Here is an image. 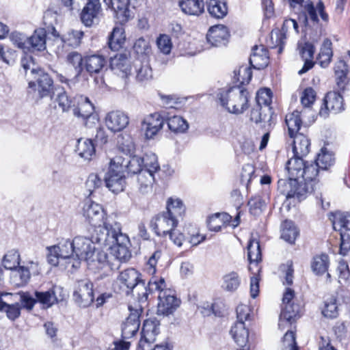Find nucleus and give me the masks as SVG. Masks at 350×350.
<instances>
[{
	"label": "nucleus",
	"mask_w": 350,
	"mask_h": 350,
	"mask_svg": "<svg viewBox=\"0 0 350 350\" xmlns=\"http://www.w3.org/2000/svg\"><path fill=\"white\" fill-rule=\"evenodd\" d=\"M217 98L221 106L232 114H242L249 107L248 92L238 86L220 90Z\"/></svg>",
	"instance_id": "obj_2"
},
{
	"label": "nucleus",
	"mask_w": 350,
	"mask_h": 350,
	"mask_svg": "<svg viewBox=\"0 0 350 350\" xmlns=\"http://www.w3.org/2000/svg\"><path fill=\"white\" fill-rule=\"evenodd\" d=\"M83 210V216L86 218L87 221L95 227V234L98 228L104 227L105 224H109L104 223V225L101 226L104 219V211L100 204L90 200L85 202Z\"/></svg>",
	"instance_id": "obj_14"
},
{
	"label": "nucleus",
	"mask_w": 350,
	"mask_h": 350,
	"mask_svg": "<svg viewBox=\"0 0 350 350\" xmlns=\"http://www.w3.org/2000/svg\"><path fill=\"white\" fill-rule=\"evenodd\" d=\"M299 50L301 58L304 61L302 68L298 72V74L301 75L311 69L314 66L312 59L314 53V47L312 44L305 42L303 44H299Z\"/></svg>",
	"instance_id": "obj_31"
},
{
	"label": "nucleus",
	"mask_w": 350,
	"mask_h": 350,
	"mask_svg": "<svg viewBox=\"0 0 350 350\" xmlns=\"http://www.w3.org/2000/svg\"><path fill=\"white\" fill-rule=\"evenodd\" d=\"M16 298L18 296L16 295L0 292V311H4L12 321L19 317L22 308Z\"/></svg>",
	"instance_id": "obj_13"
},
{
	"label": "nucleus",
	"mask_w": 350,
	"mask_h": 350,
	"mask_svg": "<svg viewBox=\"0 0 350 350\" xmlns=\"http://www.w3.org/2000/svg\"><path fill=\"white\" fill-rule=\"evenodd\" d=\"M159 332V323L156 320L147 319L144 321L142 338L137 350H150V346L155 341Z\"/></svg>",
	"instance_id": "obj_11"
},
{
	"label": "nucleus",
	"mask_w": 350,
	"mask_h": 350,
	"mask_svg": "<svg viewBox=\"0 0 350 350\" xmlns=\"http://www.w3.org/2000/svg\"><path fill=\"white\" fill-rule=\"evenodd\" d=\"M38 75L32 79L36 80L37 85L33 81L29 82V88H35L40 98L51 96L53 94V81L50 76L44 70L38 71Z\"/></svg>",
	"instance_id": "obj_15"
},
{
	"label": "nucleus",
	"mask_w": 350,
	"mask_h": 350,
	"mask_svg": "<svg viewBox=\"0 0 350 350\" xmlns=\"http://www.w3.org/2000/svg\"><path fill=\"white\" fill-rule=\"evenodd\" d=\"M125 40L124 31L122 27H115L109 38L108 45L112 51H118Z\"/></svg>",
	"instance_id": "obj_45"
},
{
	"label": "nucleus",
	"mask_w": 350,
	"mask_h": 350,
	"mask_svg": "<svg viewBox=\"0 0 350 350\" xmlns=\"http://www.w3.org/2000/svg\"><path fill=\"white\" fill-rule=\"evenodd\" d=\"M101 7L99 0H89L80 14L81 22L87 27L97 24L99 21Z\"/></svg>",
	"instance_id": "obj_20"
},
{
	"label": "nucleus",
	"mask_w": 350,
	"mask_h": 350,
	"mask_svg": "<svg viewBox=\"0 0 350 350\" xmlns=\"http://www.w3.org/2000/svg\"><path fill=\"white\" fill-rule=\"evenodd\" d=\"M78 105L73 108V115L81 118L86 127L91 128L98 122V115L94 113V105L88 97L80 96L78 98Z\"/></svg>",
	"instance_id": "obj_8"
},
{
	"label": "nucleus",
	"mask_w": 350,
	"mask_h": 350,
	"mask_svg": "<svg viewBox=\"0 0 350 350\" xmlns=\"http://www.w3.org/2000/svg\"><path fill=\"white\" fill-rule=\"evenodd\" d=\"M230 333L234 342L240 347H244L249 338V332L244 322L237 321L232 326Z\"/></svg>",
	"instance_id": "obj_35"
},
{
	"label": "nucleus",
	"mask_w": 350,
	"mask_h": 350,
	"mask_svg": "<svg viewBox=\"0 0 350 350\" xmlns=\"http://www.w3.org/2000/svg\"><path fill=\"white\" fill-rule=\"evenodd\" d=\"M319 169L321 168L319 167V165H317L316 161L314 163L306 162L303 171L304 172V176H301V178L306 183L315 180L318 176Z\"/></svg>",
	"instance_id": "obj_57"
},
{
	"label": "nucleus",
	"mask_w": 350,
	"mask_h": 350,
	"mask_svg": "<svg viewBox=\"0 0 350 350\" xmlns=\"http://www.w3.org/2000/svg\"><path fill=\"white\" fill-rule=\"evenodd\" d=\"M316 161L321 170H327L335 163L334 154L327 148L323 147L318 154Z\"/></svg>",
	"instance_id": "obj_42"
},
{
	"label": "nucleus",
	"mask_w": 350,
	"mask_h": 350,
	"mask_svg": "<svg viewBox=\"0 0 350 350\" xmlns=\"http://www.w3.org/2000/svg\"><path fill=\"white\" fill-rule=\"evenodd\" d=\"M241 284V278L238 273L234 271L230 272L223 277L221 287L228 292H234Z\"/></svg>",
	"instance_id": "obj_48"
},
{
	"label": "nucleus",
	"mask_w": 350,
	"mask_h": 350,
	"mask_svg": "<svg viewBox=\"0 0 350 350\" xmlns=\"http://www.w3.org/2000/svg\"><path fill=\"white\" fill-rule=\"evenodd\" d=\"M106 64L107 59L102 55L93 54L84 57L85 68L90 75L100 73Z\"/></svg>",
	"instance_id": "obj_29"
},
{
	"label": "nucleus",
	"mask_w": 350,
	"mask_h": 350,
	"mask_svg": "<svg viewBox=\"0 0 350 350\" xmlns=\"http://www.w3.org/2000/svg\"><path fill=\"white\" fill-rule=\"evenodd\" d=\"M18 296L16 301L21 302V306L27 310H31L33 308L35 304L37 302L36 297L34 298L28 292H22L18 294H15Z\"/></svg>",
	"instance_id": "obj_61"
},
{
	"label": "nucleus",
	"mask_w": 350,
	"mask_h": 350,
	"mask_svg": "<svg viewBox=\"0 0 350 350\" xmlns=\"http://www.w3.org/2000/svg\"><path fill=\"white\" fill-rule=\"evenodd\" d=\"M116 165V161L111 160L109 170L105 176V183L107 188L113 193L124 191L126 186L125 176L122 172V165Z\"/></svg>",
	"instance_id": "obj_9"
},
{
	"label": "nucleus",
	"mask_w": 350,
	"mask_h": 350,
	"mask_svg": "<svg viewBox=\"0 0 350 350\" xmlns=\"http://www.w3.org/2000/svg\"><path fill=\"white\" fill-rule=\"evenodd\" d=\"M20 255L16 250H10L4 256L3 265L7 269H16L19 265Z\"/></svg>",
	"instance_id": "obj_56"
},
{
	"label": "nucleus",
	"mask_w": 350,
	"mask_h": 350,
	"mask_svg": "<svg viewBox=\"0 0 350 350\" xmlns=\"http://www.w3.org/2000/svg\"><path fill=\"white\" fill-rule=\"evenodd\" d=\"M105 123L109 130L113 133L124 129L129 124V117L124 111L113 110L107 113Z\"/></svg>",
	"instance_id": "obj_18"
},
{
	"label": "nucleus",
	"mask_w": 350,
	"mask_h": 350,
	"mask_svg": "<svg viewBox=\"0 0 350 350\" xmlns=\"http://www.w3.org/2000/svg\"><path fill=\"white\" fill-rule=\"evenodd\" d=\"M304 15L303 16V23L305 25H308V21H310L313 24H316L319 21L317 10L319 11L321 18L324 21H328V15L324 11V5L323 2L319 1L317 8L314 6L313 3L308 0L305 2L304 5Z\"/></svg>",
	"instance_id": "obj_22"
},
{
	"label": "nucleus",
	"mask_w": 350,
	"mask_h": 350,
	"mask_svg": "<svg viewBox=\"0 0 350 350\" xmlns=\"http://www.w3.org/2000/svg\"><path fill=\"white\" fill-rule=\"evenodd\" d=\"M247 258L250 263L258 262L261 260L260 243L257 239H251L247 245Z\"/></svg>",
	"instance_id": "obj_51"
},
{
	"label": "nucleus",
	"mask_w": 350,
	"mask_h": 350,
	"mask_svg": "<svg viewBox=\"0 0 350 350\" xmlns=\"http://www.w3.org/2000/svg\"><path fill=\"white\" fill-rule=\"evenodd\" d=\"M333 228L335 230L340 232L346 230L350 231V213H336L332 215Z\"/></svg>",
	"instance_id": "obj_46"
},
{
	"label": "nucleus",
	"mask_w": 350,
	"mask_h": 350,
	"mask_svg": "<svg viewBox=\"0 0 350 350\" xmlns=\"http://www.w3.org/2000/svg\"><path fill=\"white\" fill-rule=\"evenodd\" d=\"M94 235L95 232L93 234L92 239L82 236H77L74 238L72 244H74L75 258H72L71 269H78L80 267L81 261L87 258L95 248L94 242H97L94 239Z\"/></svg>",
	"instance_id": "obj_7"
},
{
	"label": "nucleus",
	"mask_w": 350,
	"mask_h": 350,
	"mask_svg": "<svg viewBox=\"0 0 350 350\" xmlns=\"http://www.w3.org/2000/svg\"><path fill=\"white\" fill-rule=\"evenodd\" d=\"M272 92L270 89L262 88L258 91L256 94V105L262 107H270L271 103Z\"/></svg>",
	"instance_id": "obj_62"
},
{
	"label": "nucleus",
	"mask_w": 350,
	"mask_h": 350,
	"mask_svg": "<svg viewBox=\"0 0 350 350\" xmlns=\"http://www.w3.org/2000/svg\"><path fill=\"white\" fill-rule=\"evenodd\" d=\"M164 122L167 121L168 128L174 133H185L189 128V124L183 118L179 116L172 117L166 116L165 113Z\"/></svg>",
	"instance_id": "obj_40"
},
{
	"label": "nucleus",
	"mask_w": 350,
	"mask_h": 350,
	"mask_svg": "<svg viewBox=\"0 0 350 350\" xmlns=\"http://www.w3.org/2000/svg\"><path fill=\"white\" fill-rule=\"evenodd\" d=\"M124 166L126 167L128 173L137 175L141 171L145 170L143 165V159L138 156H133L126 161Z\"/></svg>",
	"instance_id": "obj_59"
},
{
	"label": "nucleus",
	"mask_w": 350,
	"mask_h": 350,
	"mask_svg": "<svg viewBox=\"0 0 350 350\" xmlns=\"http://www.w3.org/2000/svg\"><path fill=\"white\" fill-rule=\"evenodd\" d=\"M110 66L115 74L126 77L131 72L130 61L125 54H118L111 58Z\"/></svg>",
	"instance_id": "obj_26"
},
{
	"label": "nucleus",
	"mask_w": 350,
	"mask_h": 350,
	"mask_svg": "<svg viewBox=\"0 0 350 350\" xmlns=\"http://www.w3.org/2000/svg\"><path fill=\"white\" fill-rule=\"evenodd\" d=\"M141 274L135 269H127L119 274L117 283L120 290L127 295L133 294L139 301H146L148 291L145 282L140 279Z\"/></svg>",
	"instance_id": "obj_3"
},
{
	"label": "nucleus",
	"mask_w": 350,
	"mask_h": 350,
	"mask_svg": "<svg viewBox=\"0 0 350 350\" xmlns=\"http://www.w3.org/2000/svg\"><path fill=\"white\" fill-rule=\"evenodd\" d=\"M288 184L290 189L286 191V198H297L298 201H301L306 198L308 193H311L313 190L311 184L309 185L303 180H288Z\"/></svg>",
	"instance_id": "obj_23"
},
{
	"label": "nucleus",
	"mask_w": 350,
	"mask_h": 350,
	"mask_svg": "<svg viewBox=\"0 0 350 350\" xmlns=\"http://www.w3.org/2000/svg\"><path fill=\"white\" fill-rule=\"evenodd\" d=\"M207 10L209 14L217 18H224L228 12V8L225 2L220 0H208Z\"/></svg>",
	"instance_id": "obj_43"
},
{
	"label": "nucleus",
	"mask_w": 350,
	"mask_h": 350,
	"mask_svg": "<svg viewBox=\"0 0 350 350\" xmlns=\"http://www.w3.org/2000/svg\"><path fill=\"white\" fill-rule=\"evenodd\" d=\"M306 162L304 161L303 157L293 155L286 163V169L288 174L289 180H299L304 176V167Z\"/></svg>",
	"instance_id": "obj_30"
},
{
	"label": "nucleus",
	"mask_w": 350,
	"mask_h": 350,
	"mask_svg": "<svg viewBox=\"0 0 350 350\" xmlns=\"http://www.w3.org/2000/svg\"><path fill=\"white\" fill-rule=\"evenodd\" d=\"M182 11L189 15L198 16L204 12V0H180Z\"/></svg>",
	"instance_id": "obj_38"
},
{
	"label": "nucleus",
	"mask_w": 350,
	"mask_h": 350,
	"mask_svg": "<svg viewBox=\"0 0 350 350\" xmlns=\"http://www.w3.org/2000/svg\"><path fill=\"white\" fill-rule=\"evenodd\" d=\"M325 107H321L319 116L326 118L329 112L338 113L344 110V101L342 96L336 92H328L324 98Z\"/></svg>",
	"instance_id": "obj_17"
},
{
	"label": "nucleus",
	"mask_w": 350,
	"mask_h": 350,
	"mask_svg": "<svg viewBox=\"0 0 350 350\" xmlns=\"http://www.w3.org/2000/svg\"><path fill=\"white\" fill-rule=\"evenodd\" d=\"M129 310L131 313L122 327V336L125 339L131 338L138 331L140 325L139 316L142 312L141 307L133 310L132 307L129 306Z\"/></svg>",
	"instance_id": "obj_21"
},
{
	"label": "nucleus",
	"mask_w": 350,
	"mask_h": 350,
	"mask_svg": "<svg viewBox=\"0 0 350 350\" xmlns=\"http://www.w3.org/2000/svg\"><path fill=\"white\" fill-rule=\"evenodd\" d=\"M35 296L37 301L42 304L44 306L49 308L57 301V298L55 295L53 289L45 292H35Z\"/></svg>",
	"instance_id": "obj_52"
},
{
	"label": "nucleus",
	"mask_w": 350,
	"mask_h": 350,
	"mask_svg": "<svg viewBox=\"0 0 350 350\" xmlns=\"http://www.w3.org/2000/svg\"><path fill=\"white\" fill-rule=\"evenodd\" d=\"M21 66L24 70L25 76L29 79L33 78L35 75H38V71L43 70L36 67L31 57H24L21 61Z\"/></svg>",
	"instance_id": "obj_53"
},
{
	"label": "nucleus",
	"mask_w": 350,
	"mask_h": 350,
	"mask_svg": "<svg viewBox=\"0 0 350 350\" xmlns=\"http://www.w3.org/2000/svg\"><path fill=\"white\" fill-rule=\"evenodd\" d=\"M178 222L176 219H174L163 212L155 217L154 221L152 223V226L158 236L163 237L169 236L170 240L175 245L180 247L184 241V235L176 230Z\"/></svg>",
	"instance_id": "obj_5"
},
{
	"label": "nucleus",
	"mask_w": 350,
	"mask_h": 350,
	"mask_svg": "<svg viewBox=\"0 0 350 350\" xmlns=\"http://www.w3.org/2000/svg\"><path fill=\"white\" fill-rule=\"evenodd\" d=\"M338 271V282L341 284H350V271L349 266L345 261H340L337 269Z\"/></svg>",
	"instance_id": "obj_64"
},
{
	"label": "nucleus",
	"mask_w": 350,
	"mask_h": 350,
	"mask_svg": "<svg viewBox=\"0 0 350 350\" xmlns=\"http://www.w3.org/2000/svg\"><path fill=\"white\" fill-rule=\"evenodd\" d=\"M281 238L289 243H293L299 235V231L291 221H285L282 224Z\"/></svg>",
	"instance_id": "obj_47"
},
{
	"label": "nucleus",
	"mask_w": 350,
	"mask_h": 350,
	"mask_svg": "<svg viewBox=\"0 0 350 350\" xmlns=\"http://www.w3.org/2000/svg\"><path fill=\"white\" fill-rule=\"evenodd\" d=\"M185 211V206L180 199L171 198L167 202V211L164 213L178 221V218L183 215Z\"/></svg>",
	"instance_id": "obj_41"
},
{
	"label": "nucleus",
	"mask_w": 350,
	"mask_h": 350,
	"mask_svg": "<svg viewBox=\"0 0 350 350\" xmlns=\"http://www.w3.org/2000/svg\"><path fill=\"white\" fill-rule=\"evenodd\" d=\"M46 32L44 29H38L27 38V48L31 47L33 51H41L46 49Z\"/></svg>",
	"instance_id": "obj_37"
},
{
	"label": "nucleus",
	"mask_w": 350,
	"mask_h": 350,
	"mask_svg": "<svg viewBox=\"0 0 350 350\" xmlns=\"http://www.w3.org/2000/svg\"><path fill=\"white\" fill-rule=\"evenodd\" d=\"M72 241L62 239L57 245L48 247L47 260L53 266L59 264V259L67 260L66 268L71 270L72 258H75Z\"/></svg>",
	"instance_id": "obj_6"
},
{
	"label": "nucleus",
	"mask_w": 350,
	"mask_h": 350,
	"mask_svg": "<svg viewBox=\"0 0 350 350\" xmlns=\"http://www.w3.org/2000/svg\"><path fill=\"white\" fill-rule=\"evenodd\" d=\"M306 112V109L301 111L295 110L292 113L286 116L285 122L288 127V133L290 137H293L300 129L304 113Z\"/></svg>",
	"instance_id": "obj_33"
},
{
	"label": "nucleus",
	"mask_w": 350,
	"mask_h": 350,
	"mask_svg": "<svg viewBox=\"0 0 350 350\" xmlns=\"http://www.w3.org/2000/svg\"><path fill=\"white\" fill-rule=\"evenodd\" d=\"M293 140V151L296 157H306L310 151V142L306 136L301 133L295 134Z\"/></svg>",
	"instance_id": "obj_36"
},
{
	"label": "nucleus",
	"mask_w": 350,
	"mask_h": 350,
	"mask_svg": "<svg viewBox=\"0 0 350 350\" xmlns=\"http://www.w3.org/2000/svg\"><path fill=\"white\" fill-rule=\"evenodd\" d=\"M67 63L71 65L76 70L77 75H79L83 70V64H84V57L77 52L69 53L66 57Z\"/></svg>",
	"instance_id": "obj_55"
},
{
	"label": "nucleus",
	"mask_w": 350,
	"mask_h": 350,
	"mask_svg": "<svg viewBox=\"0 0 350 350\" xmlns=\"http://www.w3.org/2000/svg\"><path fill=\"white\" fill-rule=\"evenodd\" d=\"M94 239L103 247H108L111 250V258L118 262H126L131 257L129 250L130 240L126 234L122 233L121 225L118 222L105 224L98 228Z\"/></svg>",
	"instance_id": "obj_1"
},
{
	"label": "nucleus",
	"mask_w": 350,
	"mask_h": 350,
	"mask_svg": "<svg viewBox=\"0 0 350 350\" xmlns=\"http://www.w3.org/2000/svg\"><path fill=\"white\" fill-rule=\"evenodd\" d=\"M282 312L280 316L279 327L284 326V323H292V322L299 317L300 307L298 304H287L282 305Z\"/></svg>",
	"instance_id": "obj_34"
},
{
	"label": "nucleus",
	"mask_w": 350,
	"mask_h": 350,
	"mask_svg": "<svg viewBox=\"0 0 350 350\" xmlns=\"http://www.w3.org/2000/svg\"><path fill=\"white\" fill-rule=\"evenodd\" d=\"M116 13L121 23L127 22L132 17L131 7L135 8L142 0H104Z\"/></svg>",
	"instance_id": "obj_12"
},
{
	"label": "nucleus",
	"mask_w": 350,
	"mask_h": 350,
	"mask_svg": "<svg viewBox=\"0 0 350 350\" xmlns=\"http://www.w3.org/2000/svg\"><path fill=\"white\" fill-rule=\"evenodd\" d=\"M83 32L79 30H72L64 36V42L72 47L78 46L81 44Z\"/></svg>",
	"instance_id": "obj_63"
},
{
	"label": "nucleus",
	"mask_w": 350,
	"mask_h": 350,
	"mask_svg": "<svg viewBox=\"0 0 350 350\" xmlns=\"http://www.w3.org/2000/svg\"><path fill=\"white\" fill-rule=\"evenodd\" d=\"M142 159H143L144 170H148L152 174H154L159 170L160 166L158 163L157 157L154 153H146Z\"/></svg>",
	"instance_id": "obj_54"
},
{
	"label": "nucleus",
	"mask_w": 350,
	"mask_h": 350,
	"mask_svg": "<svg viewBox=\"0 0 350 350\" xmlns=\"http://www.w3.org/2000/svg\"><path fill=\"white\" fill-rule=\"evenodd\" d=\"M154 183V174L149 172L148 170L141 171L136 175V187L138 192L142 195L151 193Z\"/></svg>",
	"instance_id": "obj_28"
},
{
	"label": "nucleus",
	"mask_w": 350,
	"mask_h": 350,
	"mask_svg": "<svg viewBox=\"0 0 350 350\" xmlns=\"http://www.w3.org/2000/svg\"><path fill=\"white\" fill-rule=\"evenodd\" d=\"M73 298L81 307H88L94 301L93 284L88 279L77 282L75 286Z\"/></svg>",
	"instance_id": "obj_10"
},
{
	"label": "nucleus",
	"mask_w": 350,
	"mask_h": 350,
	"mask_svg": "<svg viewBox=\"0 0 350 350\" xmlns=\"http://www.w3.org/2000/svg\"><path fill=\"white\" fill-rule=\"evenodd\" d=\"M332 43L329 39H325L321 48L318 61L322 68H327L331 62L333 56Z\"/></svg>",
	"instance_id": "obj_44"
},
{
	"label": "nucleus",
	"mask_w": 350,
	"mask_h": 350,
	"mask_svg": "<svg viewBox=\"0 0 350 350\" xmlns=\"http://www.w3.org/2000/svg\"><path fill=\"white\" fill-rule=\"evenodd\" d=\"M273 112L271 107L254 105L250 113V120L256 124H270Z\"/></svg>",
	"instance_id": "obj_27"
},
{
	"label": "nucleus",
	"mask_w": 350,
	"mask_h": 350,
	"mask_svg": "<svg viewBox=\"0 0 350 350\" xmlns=\"http://www.w3.org/2000/svg\"><path fill=\"white\" fill-rule=\"evenodd\" d=\"M229 37V33L226 27L219 25L211 27L206 35L208 43L213 46L226 45Z\"/></svg>",
	"instance_id": "obj_24"
},
{
	"label": "nucleus",
	"mask_w": 350,
	"mask_h": 350,
	"mask_svg": "<svg viewBox=\"0 0 350 350\" xmlns=\"http://www.w3.org/2000/svg\"><path fill=\"white\" fill-rule=\"evenodd\" d=\"M56 101L63 112H68L70 109L73 111L75 106V98H71L65 91L57 94Z\"/></svg>",
	"instance_id": "obj_58"
},
{
	"label": "nucleus",
	"mask_w": 350,
	"mask_h": 350,
	"mask_svg": "<svg viewBox=\"0 0 350 350\" xmlns=\"http://www.w3.org/2000/svg\"><path fill=\"white\" fill-rule=\"evenodd\" d=\"M165 286V280L162 278L157 280L155 277H152L148 282V291L159 293L157 306L159 314L168 315L173 313L179 306L180 302L174 293L170 289L166 288Z\"/></svg>",
	"instance_id": "obj_4"
},
{
	"label": "nucleus",
	"mask_w": 350,
	"mask_h": 350,
	"mask_svg": "<svg viewBox=\"0 0 350 350\" xmlns=\"http://www.w3.org/2000/svg\"><path fill=\"white\" fill-rule=\"evenodd\" d=\"M321 312L327 319H335L338 316V307L335 297L332 296L324 301Z\"/></svg>",
	"instance_id": "obj_49"
},
{
	"label": "nucleus",
	"mask_w": 350,
	"mask_h": 350,
	"mask_svg": "<svg viewBox=\"0 0 350 350\" xmlns=\"http://www.w3.org/2000/svg\"><path fill=\"white\" fill-rule=\"evenodd\" d=\"M136 67V79L139 82H145L152 79V69L146 64L139 63L135 64Z\"/></svg>",
	"instance_id": "obj_60"
},
{
	"label": "nucleus",
	"mask_w": 350,
	"mask_h": 350,
	"mask_svg": "<svg viewBox=\"0 0 350 350\" xmlns=\"http://www.w3.org/2000/svg\"><path fill=\"white\" fill-rule=\"evenodd\" d=\"M329 257L326 254H321L314 257L312 262V269L317 275L325 273L329 267Z\"/></svg>",
	"instance_id": "obj_50"
},
{
	"label": "nucleus",
	"mask_w": 350,
	"mask_h": 350,
	"mask_svg": "<svg viewBox=\"0 0 350 350\" xmlns=\"http://www.w3.org/2000/svg\"><path fill=\"white\" fill-rule=\"evenodd\" d=\"M92 269H102L107 264H111V259H109L107 254L102 250L94 248L84 259Z\"/></svg>",
	"instance_id": "obj_32"
},
{
	"label": "nucleus",
	"mask_w": 350,
	"mask_h": 350,
	"mask_svg": "<svg viewBox=\"0 0 350 350\" xmlns=\"http://www.w3.org/2000/svg\"><path fill=\"white\" fill-rule=\"evenodd\" d=\"M76 151L81 158L90 161L95 154V145L91 139H80Z\"/></svg>",
	"instance_id": "obj_39"
},
{
	"label": "nucleus",
	"mask_w": 350,
	"mask_h": 350,
	"mask_svg": "<svg viewBox=\"0 0 350 350\" xmlns=\"http://www.w3.org/2000/svg\"><path fill=\"white\" fill-rule=\"evenodd\" d=\"M164 124V116L159 113H151L146 116L142 122L141 128L144 133L145 137L148 139L154 137L163 128Z\"/></svg>",
	"instance_id": "obj_16"
},
{
	"label": "nucleus",
	"mask_w": 350,
	"mask_h": 350,
	"mask_svg": "<svg viewBox=\"0 0 350 350\" xmlns=\"http://www.w3.org/2000/svg\"><path fill=\"white\" fill-rule=\"evenodd\" d=\"M267 49L263 46H254L250 57V64L255 69H262L269 64Z\"/></svg>",
	"instance_id": "obj_25"
},
{
	"label": "nucleus",
	"mask_w": 350,
	"mask_h": 350,
	"mask_svg": "<svg viewBox=\"0 0 350 350\" xmlns=\"http://www.w3.org/2000/svg\"><path fill=\"white\" fill-rule=\"evenodd\" d=\"M239 213L236 215L233 220L232 219V216L226 213H216L209 217L208 227L211 231L218 232L227 225L234 228L239 226Z\"/></svg>",
	"instance_id": "obj_19"
}]
</instances>
